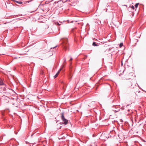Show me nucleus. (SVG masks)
<instances>
[{"instance_id": "f257e3e1", "label": "nucleus", "mask_w": 146, "mask_h": 146, "mask_svg": "<svg viewBox=\"0 0 146 146\" xmlns=\"http://www.w3.org/2000/svg\"><path fill=\"white\" fill-rule=\"evenodd\" d=\"M62 43L61 45L63 50L66 51L69 49V44L68 42V39L67 38H62L61 40Z\"/></svg>"}, {"instance_id": "f03ea898", "label": "nucleus", "mask_w": 146, "mask_h": 146, "mask_svg": "<svg viewBox=\"0 0 146 146\" xmlns=\"http://www.w3.org/2000/svg\"><path fill=\"white\" fill-rule=\"evenodd\" d=\"M61 118L63 122V124L64 125H66L68 123V121L65 118L64 116V113L63 112L61 113Z\"/></svg>"}, {"instance_id": "7ed1b4c3", "label": "nucleus", "mask_w": 146, "mask_h": 146, "mask_svg": "<svg viewBox=\"0 0 146 146\" xmlns=\"http://www.w3.org/2000/svg\"><path fill=\"white\" fill-rule=\"evenodd\" d=\"M0 86H4L3 88V90L5 91L6 90V85L4 83V80L1 78H0Z\"/></svg>"}, {"instance_id": "20e7f679", "label": "nucleus", "mask_w": 146, "mask_h": 146, "mask_svg": "<svg viewBox=\"0 0 146 146\" xmlns=\"http://www.w3.org/2000/svg\"><path fill=\"white\" fill-rule=\"evenodd\" d=\"M2 99L5 102L8 103L9 102V98L6 96H4Z\"/></svg>"}, {"instance_id": "39448f33", "label": "nucleus", "mask_w": 146, "mask_h": 146, "mask_svg": "<svg viewBox=\"0 0 146 146\" xmlns=\"http://www.w3.org/2000/svg\"><path fill=\"white\" fill-rule=\"evenodd\" d=\"M133 73L131 72L129 73L127 77V79H131V77H133Z\"/></svg>"}, {"instance_id": "423d86ee", "label": "nucleus", "mask_w": 146, "mask_h": 146, "mask_svg": "<svg viewBox=\"0 0 146 146\" xmlns=\"http://www.w3.org/2000/svg\"><path fill=\"white\" fill-rule=\"evenodd\" d=\"M133 82V80H131V81L130 82H129V83L128 84L129 86L130 87H131V88H132V82Z\"/></svg>"}, {"instance_id": "0eeeda50", "label": "nucleus", "mask_w": 146, "mask_h": 146, "mask_svg": "<svg viewBox=\"0 0 146 146\" xmlns=\"http://www.w3.org/2000/svg\"><path fill=\"white\" fill-rule=\"evenodd\" d=\"M93 46H98V44H96V43L95 42H94L92 44Z\"/></svg>"}, {"instance_id": "6e6552de", "label": "nucleus", "mask_w": 146, "mask_h": 146, "mask_svg": "<svg viewBox=\"0 0 146 146\" xmlns=\"http://www.w3.org/2000/svg\"><path fill=\"white\" fill-rule=\"evenodd\" d=\"M139 4V3H137L135 5V7L136 8H137L138 7V6Z\"/></svg>"}, {"instance_id": "1a4fd4ad", "label": "nucleus", "mask_w": 146, "mask_h": 146, "mask_svg": "<svg viewBox=\"0 0 146 146\" xmlns=\"http://www.w3.org/2000/svg\"><path fill=\"white\" fill-rule=\"evenodd\" d=\"M16 2L17 3H18L19 4H22L23 3L22 2L18 1H16Z\"/></svg>"}, {"instance_id": "9d476101", "label": "nucleus", "mask_w": 146, "mask_h": 146, "mask_svg": "<svg viewBox=\"0 0 146 146\" xmlns=\"http://www.w3.org/2000/svg\"><path fill=\"white\" fill-rule=\"evenodd\" d=\"M62 68H60V69L58 71V72H57V73L59 74V73L60 72V71H61V70H62Z\"/></svg>"}, {"instance_id": "9b49d317", "label": "nucleus", "mask_w": 146, "mask_h": 146, "mask_svg": "<svg viewBox=\"0 0 146 146\" xmlns=\"http://www.w3.org/2000/svg\"><path fill=\"white\" fill-rule=\"evenodd\" d=\"M131 7L133 9H134L135 8L134 7L133 5H132L130 7Z\"/></svg>"}, {"instance_id": "f8f14e48", "label": "nucleus", "mask_w": 146, "mask_h": 146, "mask_svg": "<svg viewBox=\"0 0 146 146\" xmlns=\"http://www.w3.org/2000/svg\"><path fill=\"white\" fill-rule=\"evenodd\" d=\"M58 74L57 73H56V75L54 76V78H56L58 75Z\"/></svg>"}, {"instance_id": "ddd939ff", "label": "nucleus", "mask_w": 146, "mask_h": 146, "mask_svg": "<svg viewBox=\"0 0 146 146\" xmlns=\"http://www.w3.org/2000/svg\"><path fill=\"white\" fill-rule=\"evenodd\" d=\"M123 45V44L122 43H121L119 44V46L120 47H122Z\"/></svg>"}, {"instance_id": "4468645a", "label": "nucleus", "mask_w": 146, "mask_h": 146, "mask_svg": "<svg viewBox=\"0 0 146 146\" xmlns=\"http://www.w3.org/2000/svg\"><path fill=\"white\" fill-rule=\"evenodd\" d=\"M56 25H60V24L58 22H57L56 23Z\"/></svg>"}, {"instance_id": "2eb2a0df", "label": "nucleus", "mask_w": 146, "mask_h": 146, "mask_svg": "<svg viewBox=\"0 0 146 146\" xmlns=\"http://www.w3.org/2000/svg\"><path fill=\"white\" fill-rule=\"evenodd\" d=\"M119 110H113V111L115 112H117V111H119Z\"/></svg>"}, {"instance_id": "dca6fc26", "label": "nucleus", "mask_w": 146, "mask_h": 146, "mask_svg": "<svg viewBox=\"0 0 146 146\" xmlns=\"http://www.w3.org/2000/svg\"><path fill=\"white\" fill-rule=\"evenodd\" d=\"M72 58H70L69 60V61H72Z\"/></svg>"}, {"instance_id": "f3484780", "label": "nucleus", "mask_w": 146, "mask_h": 146, "mask_svg": "<svg viewBox=\"0 0 146 146\" xmlns=\"http://www.w3.org/2000/svg\"><path fill=\"white\" fill-rule=\"evenodd\" d=\"M11 0L13 1L14 2H16V1L15 0Z\"/></svg>"}, {"instance_id": "a211bd4d", "label": "nucleus", "mask_w": 146, "mask_h": 146, "mask_svg": "<svg viewBox=\"0 0 146 146\" xmlns=\"http://www.w3.org/2000/svg\"><path fill=\"white\" fill-rule=\"evenodd\" d=\"M57 46H55V47H53V48H56V47Z\"/></svg>"}, {"instance_id": "6ab92c4d", "label": "nucleus", "mask_w": 146, "mask_h": 146, "mask_svg": "<svg viewBox=\"0 0 146 146\" xmlns=\"http://www.w3.org/2000/svg\"><path fill=\"white\" fill-rule=\"evenodd\" d=\"M130 111V110L129 109L128 110V111Z\"/></svg>"}, {"instance_id": "aec40b11", "label": "nucleus", "mask_w": 146, "mask_h": 146, "mask_svg": "<svg viewBox=\"0 0 146 146\" xmlns=\"http://www.w3.org/2000/svg\"><path fill=\"white\" fill-rule=\"evenodd\" d=\"M66 60L65 59V60H64V62H65L66 61Z\"/></svg>"}]
</instances>
